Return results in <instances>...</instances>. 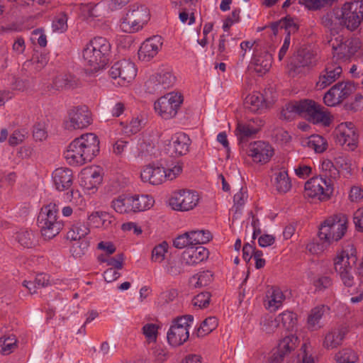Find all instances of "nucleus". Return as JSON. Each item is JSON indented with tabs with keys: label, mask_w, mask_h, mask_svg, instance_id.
I'll return each mask as SVG.
<instances>
[{
	"label": "nucleus",
	"mask_w": 363,
	"mask_h": 363,
	"mask_svg": "<svg viewBox=\"0 0 363 363\" xmlns=\"http://www.w3.org/2000/svg\"><path fill=\"white\" fill-rule=\"evenodd\" d=\"M312 63V55L309 52L300 50L291 60L289 64L290 72L298 74L301 72V69L311 65Z\"/></svg>",
	"instance_id": "33"
},
{
	"label": "nucleus",
	"mask_w": 363,
	"mask_h": 363,
	"mask_svg": "<svg viewBox=\"0 0 363 363\" xmlns=\"http://www.w3.org/2000/svg\"><path fill=\"white\" fill-rule=\"evenodd\" d=\"M320 174L318 177L325 179H335L339 177V171L332 161L328 159L323 160L320 164Z\"/></svg>",
	"instance_id": "37"
},
{
	"label": "nucleus",
	"mask_w": 363,
	"mask_h": 363,
	"mask_svg": "<svg viewBox=\"0 0 363 363\" xmlns=\"http://www.w3.org/2000/svg\"><path fill=\"white\" fill-rule=\"evenodd\" d=\"M164 167L156 164L145 166L141 171L140 178L143 182L159 185L165 182Z\"/></svg>",
	"instance_id": "26"
},
{
	"label": "nucleus",
	"mask_w": 363,
	"mask_h": 363,
	"mask_svg": "<svg viewBox=\"0 0 363 363\" xmlns=\"http://www.w3.org/2000/svg\"><path fill=\"white\" fill-rule=\"evenodd\" d=\"M16 239L23 247L30 248L34 245V235L30 230H20L16 234Z\"/></svg>",
	"instance_id": "47"
},
{
	"label": "nucleus",
	"mask_w": 363,
	"mask_h": 363,
	"mask_svg": "<svg viewBox=\"0 0 363 363\" xmlns=\"http://www.w3.org/2000/svg\"><path fill=\"white\" fill-rule=\"evenodd\" d=\"M337 363H358L357 354L351 348H343L335 355Z\"/></svg>",
	"instance_id": "41"
},
{
	"label": "nucleus",
	"mask_w": 363,
	"mask_h": 363,
	"mask_svg": "<svg viewBox=\"0 0 363 363\" xmlns=\"http://www.w3.org/2000/svg\"><path fill=\"white\" fill-rule=\"evenodd\" d=\"M67 16L65 13L56 15L52 23V28L54 32L62 33L67 30Z\"/></svg>",
	"instance_id": "49"
},
{
	"label": "nucleus",
	"mask_w": 363,
	"mask_h": 363,
	"mask_svg": "<svg viewBox=\"0 0 363 363\" xmlns=\"http://www.w3.org/2000/svg\"><path fill=\"white\" fill-rule=\"evenodd\" d=\"M91 122V114L88 108L85 106H77L69 111L64 126L68 130L84 129Z\"/></svg>",
	"instance_id": "15"
},
{
	"label": "nucleus",
	"mask_w": 363,
	"mask_h": 363,
	"mask_svg": "<svg viewBox=\"0 0 363 363\" xmlns=\"http://www.w3.org/2000/svg\"><path fill=\"white\" fill-rule=\"evenodd\" d=\"M163 42L159 35H154L145 40L138 50L139 60L143 62H149L153 59L161 50Z\"/></svg>",
	"instance_id": "20"
},
{
	"label": "nucleus",
	"mask_w": 363,
	"mask_h": 363,
	"mask_svg": "<svg viewBox=\"0 0 363 363\" xmlns=\"http://www.w3.org/2000/svg\"><path fill=\"white\" fill-rule=\"evenodd\" d=\"M57 213L56 204L50 203L41 208L38 215V227L43 237L46 240L55 237L62 228V223L57 219Z\"/></svg>",
	"instance_id": "6"
},
{
	"label": "nucleus",
	"mask_w": 363,
	"mask_h": 363,
	"mask_svg": "<svg viewBox=\"0 0 363 363\" xmlns=\"http://www.w3.org/2000/svg\"><path fill=\"white\" fill-rule=\"evenodd\" d=\"M306 145L316 153H322L326 150L328 143L325 138L319 135H312L307 138Z\"/></svg>",
	"instance_id": "40"
},
{
	"label": "nucleus",
	"mask_w": 363,
	"mask_h": 363,
	"mask_svg": "<svg viewBox=\"0 0 363 363\" xmlns=\"http://www.w3.org/2000/svg\"><path fill=\"white\" fill-rule=\"evenodd\" d=\"M333 284L332 279L330 277L327 276H321L318 278H315L313 281V285L314 286L316 291H324L326 289H328Z\"/></svg>",
	"instance_id": "62"
},
{
	"label": "nucleus",
	"mask_w": 363,
	"mask_h": 363,
	"mask_svg": "<svg viewBox=\"0 0 363 363\" xmlns=\"http://www.w3.org/2000/svg\"><path fill=\"white\" fill-rule=\"evenodd\" d=\"M356 88L355 84L350 81L337 83L325 94L323 101L328 106H335L354 92Z\"/></svg>",
	"instance_id": "14"
},
{
	"label": "nucleus",
	"mask_w": 363,
	"mask_h": 363,
	"mask_svg": "<svg viewBox=\"0 0 363 363\" xmlns=\"http://www.w3.org/2000/svg\"><path fill=\"white\" fill-rule=\"evenodd\" d=\"M150 18L149 9L143 4L130 6L125 16L121 21L120 29L125 33H135L141 30Z\"/></svg>",
	"instance_id": "7"
},
{
	"label": "nucleus",
	"mask_w": 363,
	"mask_h": 363,
	"mask_svg": "<svg viewBox=\"0 0 363 363\" xmlns=\"http://www.w3.org/2000/svg\"><path fill=\"white\" fill-rule=\"evenodd\" d=\"M336 143L350 150H353L357 145V135L354 125L352 122L341 123L335 130Z\"/></svg>",
	"instance_id": "16"
},
{
	"label": "nucleus",
	"mask_w": 363,
	"mask_h": 363,
	"mask_svg": "<svg viewBox=\"0 0 363 363\" xmlns=\"http://www.w3.org/2000/svg\"><path fill=\"white\" fill-rule=\"evenodd\" d=\"M325 311V307L323 305L314 307L309 311L306 320L308 330L316 331L323 326L321 320Z\"/></svg>",
	"instance_id": "34"
},
{
	"label": "nucleus",
	"mask_w": 363,
	"mask_h": 363,
	"mask_svg": "<svg viewBox=\"0 0 363 363\" xmlns=\"http://www.w3.org/2000/svg\"><path fill=\"white\" fill-rule=\"evenodd\" d=\"M298 339L294 335H288L279 340L277 351L273 354L269 363H281L298 347Z\"/></svg>",
	"instance_id": "18"
},
{
	"label": "nucleus",
	"mask_w": 363,
	"mask_h": 363,
	"mask_svg": "<svg viewBox=\"0 0 363 363\" xmlns=\"http://www.w3.org/2000/svg\"><path fill=\"white\" fill-rule=\"evenodd\" d=\"M274 35H277L279 30L284 29L285 32L288 33L296 29V26L294 24L291 19L283 18L279 21L272 23L270 26Z\"/></svg>",
	"instance_id": "51"
},
{
	"label": "nucleus",
	"mask_w": 363,
	"mask_h": 363,
	"mask_svg": "<svg viewBox=\"0 0 363 363\" xmlns=\"http://www.w3.org/2000/svg\"><path fill=\"white\" fill-rule=\"evenodd\" d=\"M248 198L247 191L246 189L241 188L238 192H237L233 197L234 206L235 211H240L245 204Z\"/></svg>",
	"instance_id": "58"
},
{
	"label": "nucleus",
	"mask_w": 363,
	"mask_h": 363,
	"mask_svg": "<svg viewBox=\"0 0 363 363\" xmlns=\"http://www.w3.org/2000/svg\"><path fill=\"white\" fill-rule=\"evenodd\" d=\"M133 196H119L112 201L111 206L119 213H135Z\"/></svg>",
	"instance_id": "35"
},
{
	"label": "nucleus",
	"mask_w": 363,
	"mask_h": 363,
	"mask_svg": "<svg viewBox=\"0 0 363 363\" xmlns=\"http://www.w3.org/2000/svg\"><path fill=\"white\" fill-rule=\"evenodd\" d=\"M194 317L186 315L174 320L167 334V341L173 347L184 344L189 337V327L193 323Z\"/></svg>",
	"instance_id": "10"
},
{
	"label": "nucleus",
	"mask_w": 363,
	"mask_h": 363,
	"mask_svg": "<svg viewBox=\"0 0 363 363\" xmlns=\"http://www.w3.org/2000/svg\"><path fill=\"white\" fill-rule=\"evenodd\" d=\"M348 219L342 213L327 218L320 225L318 238L327 245L337 242L345 235L347 228Z\"/></svg>",
	"instance_id": "5"
},
{
	"label": "nucleus",
	"mask_w": 363,
	"mask_h": 363,
	"mask_svg": "<svg viewBox=\"0 0 363 363\" xmlns=\"http://www.w3.org/2000/svg\"><path fill=\"white\" fill-rule=\"evenodd\" d=\"M335 1V0H299V2L310 10H318L326 5L333 4Z\"/></svg>",
	"instance_id": "59"
},
{
	"label": "nucleus",
	"mask_w": 363,
	"mask_h": 363,
	"mask_svg": "<svg viewBox=\"0 0 363 363\" xmlns=\"http://www.w3.org/2000/svg\"><path fill=\"white\" fill-rule=\"evenodd\" d=\"M262 126V121L258 118H253L245 122H238L235 130V135L240 141L247 139L256 134Z\"/></svg>",
	"instance_id": "27"
},
{
	"label": "nucleus",
	"mask_w": 363,
	"mask_h": 363,
	"mask_svg": "<svg viewBox=\"0 0 363 363\" xmlns=\"http://www.w3.org/2000/svg\"><path fill=\"white\" fill-rule=\"evenodd\" d=\"M324 107L312 100L305 99L286 104L281 111V118L291 120L296 114L304 115L313 123H321L325 126L330 125L331 117L324 110Z\"/></svg>",
	"instance_id": "3"
},
{
	"label": "nucleus",
	"mask_w": 363,
	"mask_h": 363,
	"mask_svg": "<svg viewBox=\"0 0 363 363\" xmlns=\"http://www.w3.org/2000/svg\"><path fill=\"white\" fill-rule=\"evenodd\" d=\"M342 68L340 63L333 60L327 63L324 70L320 73L316 86L323 89L335 82L341 75Z\"/></svg>",
	"instance_id": "21"
},
{
	"label": "nucleus",
	"mask_w": 363,
	"mask_h": 363,
	"mask_svg": "<svg viewBox=\"0 0 363 363\" xmlns=\"http://www.w3.org/2000/svg\"><path fill=\"white\" fill-rule=\"evenodd\" d=\"M333 191V182L318 176L311 178L304 186V196L319 201L328 199Z\"/></svg>",
	"instance_id": "12"
},
{
	"label": "nucleus",
	"mask_w": 363,
	"mask_h": 363,
	"mask_svg": "<svg viewBox=\"0 0 363 363\" xmlns=\"http://www.w3.org/2000/svg\"><path fill=\"white\" fill-rule=\"evenodd\" d=\"M88 220L94 228H106L111 223L109 214L104 211L93 212L89 216Z\"/></svg>",
	"instance_id": "36"
},
{
	"label": "nucleus",
	"mask_w": 363,
	"mask_h": 363,
	"mask_svg": "<svg viewBox=\"0 0 363 363\" xmlns=\"http://www.w3.org/2000/svg\"><path fill=\"white\" fill-rule=\"evenodd\" d=\"M89 231V228L86 223L79 221L72 225L67 233V238L74 241L80 240L88 235Z\"/></svg>",
	"instance_id": "38"
},
{
	"label": "nucleus",
	"mask_w": 363,
	"mask_h": 363,
	"mask_svg": "<svg viewBox=\"0 0 363 363\" xmlns=\"http://www.w3.org/2000/svg\"><path fill=\"white\" fill-rule=\"evenodd\" d=\"M198 0H171L172 6L177 9L194 10Z\"/></svg>",
	"instance_id": "63"
},
{
	"label": "nucleus",
	"mask_w": 363,
	"mask_h": 363,
	"mask_svg": "<svg viewBox=\"0 0 363 363\" xmlns=\"http://www.w3.org/2000/svg\"><path fill=\"white\" fill-rule=\"evenodd\" d=\"M89 246L86 240H77L70 248V252L75 258H80L86 254Z\"/></svg>",
	"instance_id": "53"
},
{
	"label": "nucleus",
	"mask_w": 363,
	"mask_h": 363,
	"mask_svg": "<svg viewBox=\"0 0 363 363\" xmlns=\"http://www.w3.org/2000/svg\"><path fill=\"white\" fill-rule=\"evenodd\" d=\"M159 326L154 323H147L143 327V333L147 341L155 342L157 337Z\"/></svg>",
	"instance_id": "57"
},
{
	"label": "nucleus",
	"mask_w": 363,
	"mask_h": 363,
	"mask_svg": "<svg viewBox=\"0 0 363 363\" xmlns=\"http://www.w3.org/2000/svg\"><path fill=\"white\" fill-rule=\"evenodd\" d=\"M261 325L262 327L263 330L266 331L268 333H273L277 328L280 326L279 320L276 316L265 318L264 320L261 321Z\"/></svg>",
	"instance_id": "61"
},
{
	"label": "nucleus",
	"mask_w": 363,
	"mask_h": 363,
	"mask_svg": "<svg viewBox=\"0 0 363 363\" xmlns=\"http://www.w3.org/2000/svg\"><path fill=\"white\" fill-rule=\"evenodd\" d=\"M272 172L271 182L279 194L289 191L292 184L286 168L277 166L272 169Z\"/></svg>",
	"instance_id": "23"
},
{
	"label": "nucleus",
	"mask_w": 363,
	"mask_h": 363,
	"mask_svg": "<svg viewBox=\"0 0 363 363\" xmlns=\"http://www.w3.org/2000/svg\"><path fill=\"white\" fill-rule=\"evenodd\" d=\"M352 268L337 272L340 279L347 287H351L354 284V279L352 272Z\"/></svg>",
	"instance_id": "64"
},
{
	"label": "nucleus",
	"mask_w": 363,
	"mask_h": 363,
	"mask_svg": "<svg viewBox=\"0 0 363 363\" xmlns=\"http://www.w3.org/2000/svg\"><path fill=\"white\" fill-rule=\"evenodd\" d=\"M280 325L286 330H291L296 324V315L292 311H284L277 315Z\"/></svg>",
	"instance_id": "45"
},
{
	"label": "nucleus",
	"mask_w": 363,
	"mask_h": 363,
	"mask_svg": "<svg viewBox=\"0 0 363 363\" xmlns=\"http://www.w3.org/2000/svg\"><path fill=\"white\" fill-rule=\"evenodd\" d=\"M334 20L348 30H356L363 21V2L347 1L340 9H334L332 13H328L322 19L324 26L331 30Z\"/></svg>",
	"instance_id": "2"
},
{
	"label": "nucleus",
	"mask_w": 363,
	"mask_h": 363,
	"mask_svg": "<svg viewBox=\"0 0 363 363\" xmlns=\"http://www.w3.org/2000/svg\"><path fill=\"white\" fill-rule=\"evenodd\" d=\"M183 102V96L177 92H170L159 98L154 104L155 112L162 118H172L177 114Z\"/></svg>",
	"instance_id": "11"
},
{
	"label": "nucleus",
	"mask_w": 363,
	"mask_h": 363,
	"mask_svg": "<svg viewBox=\"0 0 363 363\" xmlns=\"http://www.w3.org/2000/svg\"><path fill=\"white\" fill-rule=\"evenodd\" d=\"M133 197L135 213L147 211L152 208L155 203V200L150 195H135Z\"/></svg>",
	"instance_id": "39"
},
{
	"label": "nucleus",
	"mask_w": 363,
	"mask_h": 363,
	"mask_svg": "<svg viewBox=\"0 0 363 363\" xmlns=\"http://www.w3.org/2000/svg\"><path fill=\"white\" fill-rule=\"evenodd\" d=\"M286 298L283 291L278 287H272L267 291L264 305L266 309L275 312L283 305Z\"/></svg>",
	"instance_id": "31"
},
{
	"label": "nucleus",
	"mask_w": 363,
	"mask_h": 363,
	"mask_svg": "<svg viewBox=\"0 0 363 363\" xmlns=\"http://www.w3.org/2000/svg\"><path fill=\"white\" fill-rule=\"evenodd\" d=\"M191 139L184 133L174 134L168 144V151L173 156H182L187 154L191 145Z\"/></svg>",
	"instance_id": "25"
},
{
	"label": "nucleus",
	"mask_w": 363,
	"mask_h": 363,
	"mask_svg": "<svg viewBox=\"0 0 363 363\" xmlns=\"http://www.w3.org/2000/svg\"><path fill=\"white\" fill-rule=\"evenodd\" d=\"M357 259L356 250L352 245H347L342 250L337 251L333 259L334 268L336 272L352 268Z\"/></svg>",
	"instance_id": "19"
},
{
	"label": "nucleus",
	"mask_w": 363,
	"mask_h": 363,
	"mask_svg": "<svg viewBox=\"0 0 363 363\" xmlns=\"http://www.w3.org/2000/svg\"><path fill=\"white\" fill-rule=\"evenodd\" d=\"M218 324L217 318L214 316H210L202 322L199 332L203 334H208L217 328Z\"/></svg>",
	"instance_id": "60"
},
{
	"label": "nucleus",
	"mask_w": 363,
	"mask_h": 363,
	"mask_svg": "<svg viewBox=\"0 0 363 363\" xmlns=\"http://www.w3.org/2000/svg\"><path fill=\"white\" fill-rule=\"evenodd\" d=\"M199 194L191 189H183L174 191L169 199V205L176 211L186 212L194 209L199 203Z\"/></svg>",
	"instance_id": "8"
},
{
	"label": "nucleus",
	"mask_w": 363,
	"mask_h": 363,
	"mask_svg": "<svg viewBox=\"0 0 363 363\" xmlns=\"http://www.w3.org/2000/svg\"><path fill=\"white\" fill-rule=\"evenodd\" d=\"M99 260L101 262H105L110 268L116 269V270L121 269L123 267L124 255L123 254H118L115 257L106 258L104 255H100Z\"/></svg>",
	"instance_id": "50"
},
{
	"label": "nucleus",
	"mask_w": 363,
	"mask_h": 363,
	"mask_svg": "<svg viewBox=\"0 0 363 363\" xmlns=\"http://www.w3.org/2000/svg\"><path fill=\"white\" fill-rule=\"evenodd\" d=\"M17 340L14 335H9L0 339V344L1 347V352L3 354H11L16 347Z\"/></svg>",
	"instance_id": "52"
},
{
	"label": "nucleus",
	"mask_w": 363,
	"mask_h": 363,
	"mask_svg": "<svg viewBox=\"0 0 363 363\" xmlns=\"http://www.w3.org/2000/svg\"><path fill=\"white\" fill-rule=\"evenodd\" d=\"M99 152V140L94 133H86L75 138L64 152L67 162L73 166L91 162Z\"/></svg>",
	"instance_id": "1"
},
{
	"label": "nucleus",
	"mask_w": 363,
	"mask_h": 363,
	"mask_svg": "<svg viewBox=\"0 0 363 363\" xmlns=\"http://www.w3.org/2000/svg\"><path fill=\"white\" fill-rule=\"evenodd\" d=\"M168 244L163 241L156 245L152 250L151 261L153 262L161 263L164 259L168 251Z\"/></svg>",
	"instance_id": "48"
},
{
	"label": "nucleus",
	"mask_w": 363,
	"mask_h": 363,
	"mask_svg": "<svg viewBox=\"0 0 363 363\" xmlns=\"http://www.w3.org/2000/svg\"><path fill=\"white\" fill-rule=\"evenodd\" d=\"M211 294L209 292H202L194 297L192 304L198 308H206L210 303Z\"/></svg>",
	"instance_id": "55"
},
{
	"label": "nucleus",
	"mask_w": 363,
	"mask_h": 363,
	"mask_svg": "<svg viewBox=\"0 0 363 363\" xmlns=\"http://www.w3.org/2000/svg\"><path fill=\"white\" fill-rule=\"evenodd\" d=\"M182 164L179 162L172 163L170 165H168L167 167H164V172L166 174L165 181H172L174 179L182 173Z\"/></svg>",
	"instance_id": "54"
},
{
	"label": "nucleus",
	"mask_w": 363,
	"mask_h": 363,
	"mask_svg": "<svg viewBox=\"0 0 363 363\" xmlns=\"http://www.w3.org/2000/svg\"><path fill=\"white\" fill-rule=\"evenodd\" d=\"M183 260L171 259L166 265V271L172 276H177L183 272Z\"/></svg>",
	"instance_id": "56"
},
{
	"label": "nucleus",
	"mask_w": 363,
	"mask_h": 363,
	"mask_svg": "<svg viewBox=\"0 0 363 363\" xmlns=\"http://www.w3.org/2000/svg\"><path fill=\"white\" fill-rule=\"evenodd\" d=\"M264 100L263 95L259 92H253L249 94L245 99L246 106L253 112L263 108Z\"/></svg>",
	"instance_id": "42"
},
{
	"label": "nucleus",
	"mask_w": 363,
	"mask_h": 363,
	"mask_svg": "<svg viewBox=\"0 0 363 363\" xmlns=\"http://www.w3.org/2000/svg\"><path fill=\"white\" fill-rule=\"evenodd\" d=\"M175 82V77L169 72L157 73L152 75L146 82L150 92H162L170 88Z\"/></svg>",
	"instance_id": "22"
},
{
	"label": "nucleus",
	"mask_w": 363,
	"mask_h": 363,
	"mask_svg": "<svg viewBox=\"0 0 363 363\" xmlns=\"http://www.w3.org/2000/svg\"><path fill=\"white\" fill-rule=\"evenodd\" d=\"M208 255V250L202 245L190 247L183 252L182 259L187 265H196L206 260Z\"/></svg>",
	"instance_id": "29"
},
{
	"label": "nucleus",
	"mask_w": 363,
	"mask_h": 363,
	"mask_svg": "<svg viewBox=\"0 0 363 363\" xmlns=\"http://www.w3.org/2000/svg\"><path fill=\"white\" fill-rule=\"evenodd\" d=\"M333 49V58L347 61L354 56L361 47V42L357 38H346L338 35L329 41Z\"/></svg>",
	"instance_id": "9"
},
{
	"label": "nucleus",
	"mask_w": 363,
	"mask_h": 363,
	"mask_svg": "<svg viewBox=\"0 0 363 363\" xmlns=\"http://www.w3.org/2000/svg\"><path fill=\"white\" fill-rule=\"evenodd\" d=\"M54 84L58 89H72L77 86L78 79L71 74H65L57 77L54 80Z\"/></svg>",
	"instance_id": "43"
},
{
	"label": "nucleus",
	"mask_w": 363,
	"mask_h": 363,
	"mask_svg": "<svg viewBox=\"0 0 363 363\" xmlns=\"http://www.w3.org/2000/svg\"><path fill=\"white\" fill-rule=\"evenodd\" d=\"M272 62V55L267 51L259 52L255 50L251 60V65L254 71L262 76L269 72Z\"/></svg>",
	"instance_id": "28"
},
{
	"label": "nucleus",
	"mask_w": 363,
	"mask_h": 363,
	"mask_svg": "<svg viewBox=\"0 0 363 363\" xmlns=\"http://www.w3.org/2000/svg\"><path fill=\"white\" fill-rule=\"evenodd\" d=\"M235 45L236 40L234 38H230L228 35L223 34L219 38L218 51L220 55H223L231 51Z\"/></svg>",
	"instance_id": "46"
},
{
	"label": "nucleus",
	"mask_w": 363,
	"mask_h": 363,
	"mask_svg": "<svg viewBox=\"0 0 363 363\" xmlns=\"http://www.w3.org/2000/svg\"><path fill=\"white\" fill-rule=\"evenodd\" d=\"M52 180L55 188L58 191L68 189L72 184V171L67 167L56 169L52 174Z\"/></svg>",
	"instance_id": "30"
},
{
	"label": "nucleus",
	"mask_w": 363,
	"mask_h": 363,
	"mask_svg": "<svg viewBox=\"0 0 363 363\" xmlns=\"http://www.w3.org/2000/svg\"><path fill=\"white\" fill-rule=\"evenodd\" d=\"M349 331L348 326L340 325L330 329L324 335L323 347L333 350L340 346Z\"/></svg>",
	"instance_id": "24"
},
{
	"label": "nucleus",
	"mask_w": 363,
	"mask_h": 363,
	"mask_svg": "<svg viewBox=\"0 0 363 363\" xmlns=\"http://www.w3.org/2000/svg\"><path fill=\"white\" fill-rule=\"evenodd\" d=\"M102 176L99 169H86L82 172L81 185L87 190H94L101 184Z\"/></svg>",
	"instance_id": "32"
},
{
	"label": "nucleus",
	"mask_w": 363,
	"mask_h": 363,
	"mask_svg": "<svg viewBox=\"0 0 363 363\" xmlns=\"http://www.w3.org/2000/svg\"><path fill=\"white\" fill-rule=\"evenodd\" d=\"M109 74L116 80L114 84L121 86L129 84L137 74L135 64L129 60H121L116 62L109 69Z\"/></svg>",
	"instance_id": "13"
},
{
	"label": "nucleus",
	"mask_w": 363,
	"mask_h": 363,
	"mask_svg": "<svg viewBox=\"0 0 363 363\" xmlns=\"http://www.w3.org/2000/svg\"><path fill=\"white\" fill-rule=\"evenodd\" d=\"M247 155L253 162L264 164L267 163L274 155L272 145L262 140L250 143L247 149Z\"/></svg>",
	"instance_id": "17"
},
{
	"label": "nucleus",
	"mask_w": 363,
	"mask_h": 363,
	"mask_svg": "<svg viewBox=\"0 0 363 363\" xmlns=\"http://www.w3.org/2000/svg\"><path fill=\"white\" fill-rule=\"evenodd\" d=\"M188 233L192 247L207 243L212 238L211 233L208 230H192Z\"/></svg>",
	"instance_id": "44"
},
{
	"label": "nucleus",
	"mask_w": 363,
	"mask_h": 363,
	"mask_svg": "<svg viewBox=\"0 0 363 363\" xmlns=\"http://www.w3.org/2000/svg\"><path fill=\"white\" fill-rule=\"evenodd\" d=\"M111 45L108 40L103 37L92 38L84 47L82 57L86 66L91 72L104 69L108 63Z\"/></svg>",
	"instance_id": "4"
}]
</instances>
